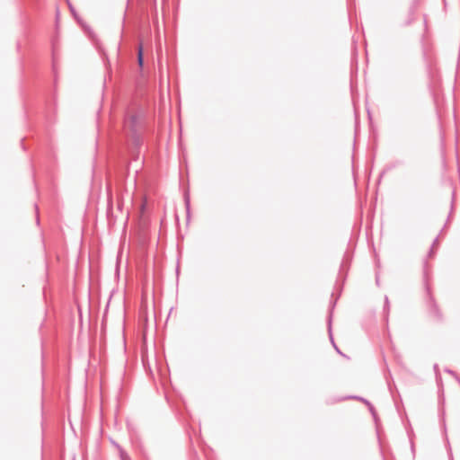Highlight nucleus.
<instances>
[{"label": "nucleus", "instance_id": "f257e3e1", "mask_svg": "<svg viewBox=\"0 0 460 460\" xmlns=\"http://www.w3.org/2000/svg\"><path fill=\"white\" fill-rule=\"evenodd\" d=\"M137 63L140 67L143 66V45H142V43H139V46H138Z\"/></svg>", "mask_w": 460, "mask_h": 460}]
</instances>
